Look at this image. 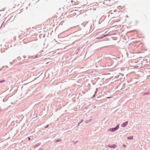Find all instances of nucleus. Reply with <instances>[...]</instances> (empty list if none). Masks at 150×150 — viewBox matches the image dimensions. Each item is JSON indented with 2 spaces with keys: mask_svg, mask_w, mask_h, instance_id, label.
Returning a JSON list of instances; mask_svg holds the SVG:
<instances>
[{
  "mask_svg": "<svg viewBox=\"0 0 150 150\" xmlns=\"http://www.w3.org/2000/svg\"><path fill=\"white\" fill-rule=\"evenodd\" d=\"M116 127H117V128H119V127L118 125H117L116 126Z\"/></svg>",
  "mask_w": 150,
  "mask_h": 150,
  "instance_id": "7",
  "label": "nucleus"
},
{
  "mask_svg": "<svg viewBox=\"0 0 150 150\" xmlns=\"http://www.w3.org/2000/svg\"><path fill=\"white\" fill-rule=\"evenodd\" d=\"M128 124V122H126L124 123H123L122 125V127H125Z\"/></svg>",
  "mask_w": 150,
  "mask_h": 150,
  "instance_id": "1",
  "label": "nucleus"
},
{
  "mask_svg": "<svg viewBox=\"0 0 150 150\" xmlns=\"http://www.w3.org/2000/svg\"><path fill=\"white\" fill-rule=\"evenodd\" d=\"M117 129H118V128H117V127H115L114 128H113L112 129H113V131H114L115 130H117Z\"/></svg>",
  "mask_w": 150,
  "mask_h": 150,
  "instance_id": "4",
  "label": "nucleus"
},
{
  "mask_svg": "<svg viewBox=\"0 0 150 150\" xmlns=\"http://www.w3.org/2000/svg\"><path fill=\"white\" fill-rule=\"evenodd\" d=\"M111 98V97H107V98Z\"/></svg>",
  "mask_w": 150,
  "mask_h": 150,
  "instance_id": "8",
  "label": "nucleus"
},
{
  "mask_svg": "<svg viewBox=\"0 0 150 150\" xmlns=\"http://www.w3.org/2000/svg\"><path fill=\"white\" fill-rule=\"evenodd\" d=\"M59 140H57V142H59Z\"/></svg>",
  "mask_w": 150,
  "mask_h": 150,
  "instance_id": "9",
  "label": "nucleus"
},
{
  "mask_svg": "<svg viewBox=\"0 0 150 150\" xmlns=\"http://www.w3.org/2000/svg\"><path fill=\"white\" fill-rule=\"evenodd\" d=\"M133 138V137L132 136H131V137H128V139H132Z\"/></svg>",
  "mask_w": 150,
  "mask_h": 150,
  "instance_id": "3",
  "label": "nucleus"
},
{
  "mask_svg": "<svg viewBox=\"0 0 150 150\" xmlns=\"http://www.w3.org/2000/svg\"><path fill=\"white\" fill-rule=\"evenodd\" d=\"M5 81V80H3L2 81H0V83L3 82H4Z\"/></svg>",
  "mask_w": 150,
  "mask_h": 150,
  "instance_id": "5",
  "label": "nucleus"
},
{
  "mask_svg": "<svg viewBox=\"0 0 150 150\" xmlns=\"http://www.w3.org/2000/svg\"><path fill=\"white\" fill-rule=\"evenodd\" d=\"M28 140H30V137H28Z\"/></svg>",
  "mask_w": 150,
  "mask_h": 150,
  "instance_id": "6",
  "label": "nucleus"
},
{
  "mask_svg": "<svg viewBox=\"0 0 150 150\" xmlns=\"http://www.w3.org/2000/svg\"><path fill=\"white\" fill-rule=\"evenodd\" d=\"M107 36V35H105V36Z\"/></svg>",
  "mask_w": 150,
  "mask_h": 150,
  "instance_id": "10",
  "label": "nucleus"
},
{
  "mask_svg": "<svg viewBox=\"0 0 150 150\" xmlns=\"http://www.w3.org/2000/svg\"><path fill=\"white\" fill-rule=\"evenodd\" d=\"M109 147L110 148H115L116 147V146L115 145H112L111 146H109Z\"/></svg>",
  "mask_w": 150,
  "mask_h": 150,
  "instance_id": "2",
  "label": "nucleus"
}]
</instances>
